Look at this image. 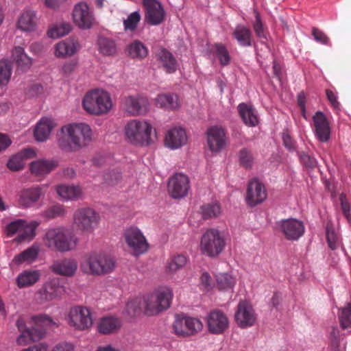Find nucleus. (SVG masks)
I'll list each match as a JSON object with an SVG mask.
<instances>
[{
    "label": "nucleus",
    "instance_id": "nucleus-9",
    "mask_svg": "<svg viewBox=\"0 0 351 351\" xmlns=\"http://www.w3.org/2000/svg\"><path fill=\"white\" fill-rule=\"evenodd\" d=\"M202 322L197 318L177 315L173 324L175 333L180 337L195 335L202 330Z\"/></svg>",
    "mask_w": 351,
    "mask_h": 351
},
{
    "label": "nucleus",
    "instance_id": "nucleus-15",
    "mask_svg": "<svg viewBox=\"0 0 351 351\" xmlns=\"http://www.w3.org/2000/svg\"><path fill=\"white\" fill-rule=\"evenodd\" d=\"M145 9V21L150 25L161 24L165 18V9L158 0H143Z\"/></svg>",
    "mask_w": 351,
    "mask_h": 351
},
{
    "label": "nucleus",
    "instance_id": "nucleus-45",
    "mask_svg": "<svg viewBox=\"0 0 351 351\" xmlns=\"http://www.w3.org/2000/svg\"><path fill=\"white\" fill-rule=\"evenodd\" d=\"M66 213L65 207L62 204H55L43 212V216L47 219L64 217Z\"/></svg>",
    "mask_w": 351,
    "mask_h": 351
},
{
    "label": "nucleus",
    "instance_id": "nucleus-22",
    "mask_svg": "<svg viewBox=\"0 0 351 351\" xmlns=\"http://www.w3.org/2000/svg\"><path fill=\"white\" fill-rule=\"evenodd\" d=\"M80 47L77 38L69 37L56 44L54 46V54L59 58L71 56L77 53Z\"/></svg>",
    "mask_w": 351,
    "mask_h": 351
},
{
    "label": "nucleus",
    "instance_id": "nucleus-59",
    "mask_svg": "<svg viewBox=\"0 0 351 351\" xmlns=\"http://www.w3.org/2000/svg\"><path fill=\"white\" fill-rule=\"evenodd\" d=\"M312 35L313 36L315 40L323 45H328L330 42L329 38L327 36V35L323 32L322 31L319 30L317 27H313L312 29Z\"/></svg>",
    "mask_w": 351,
    "mask_h": 351
},
{
    "label": "nucleus",
    "instance_id": "nucleus-42",
    "mask_svg": "<svg viewBox=\"0 0 351 351\" xmlns=\"http://www.w3.org/2000/svg\"><path fill=\"white\" fill-rule=\"evenodd\" d=\"M12 58L22 69H28L32 64L31 58L25 53L24 49L21 47H16L13 49Z\"/></svg>",
    "mask_w": 351,
    "mask_h": 351
},
{
    "label": "nucleus",
    "instance_id": "nucleus-28",
    "mask_svg": "<svg viewBox=\"0 0 351 351\" xmlns=\"http://www.w3.org/2000/svg\"><path fill=\"white\" fill-rule=\"evenodd\" d=\"M56 191L62 201H76L82 195V189L78 185L62 184L56 186Z\"/></svg>",
    "mask_w": 351,
    "mask_h": 351
},
{
    "label": "nucleus",
    "instance_id": "nucleus-19",
    "mask_svg": "<svg viewBox=\"0 0 351 351\" xmlns=\"http://www.w3.org/2000/svg\"><path fill=\"white\" fill-rule=\"evenodd\" d=\"M5 232L8 237H12L18 232L21 233L17 237V241L21 242L33 237L34 229L27 224L26 221L17 219L7 225Z\"/></svg>",
    "mask_w": 351,
    "mask_h": 351
},
{
    "label": "nucleus",
    "instance_id": "nucleus-17",
    "mask_svg": "<svg viewBox=\"0 0 351 351\" xmlns=\"http://www.w3.org/2000/svg\"><path fill=\"white\" fill-rule=\"evenodd\" d=\"M73 18L75 24L83 29L91 28L95 23L94 15L84 2L75 5L73 11Z\"/></svg>",
    "mask_w": 351,
    "mask_h": 351
},
{
    "label": "nucleus",
    "instance_id": "nucleus-14",
    "mask_svg": "<svg viewBox=\"0 0 351 351\" xmlns=\"http://www.w3.org/2000/svg\"><path fill=\"white\" fill-rule=\"evenodd\" d=\"M234 318L239 327L246 328L254 325L256 320V314L252 305L249 302L241 300L237 305Z\"/></svg>",
    "mask_w": 351,
    "mask_h": 351
},
{
    "label": "nucleus",
    "instance_id": "nucleus-3",
    "mask_svg": "<svg viewBox=\"0 0 351 351\" xmlns=\"http://www.w3.org/2000/svg\"><path fill=\"white\" fill-rule=\"evenodd\" d=\"M114 267V259L103 252H93L87 255L82 264L84 272L97 276L110 273Z\"/></svg>",
    "mask_w": 351,
    "mask_h": 351
},
{
    "label": "nucleus",
    "instance_id": "nucleus-48",
    "mask_svg": "<svg viewBox=\"0 0 351 351\" xmlns=\"http://www.w3.org/2000/svg\"><path fill=\"white\" fill-rule=\"evenodd\" d=\"M141 19V16L138 11L132 12L126 19L123 20L124 29L125 31L134 32L136 29Z\"/></svg>",
    "mask_w": 351,
    "mask_h": 351
},
{
    "label": "nucleus",
    "instance_id": "nucleus-16",
    "mask_svg": "<svg viewBox=\"0 0 351 351\" xmlns=\"http://www.w3.org/2000/svg\"><path fill=\"white\" fill-rule=\"evenodd\" d=\"M190 188L189 179L183 173H176L170 178L167 190L169 195L174 199L185 197Z\"/></svg>",
    "mask_w": 351,
    "mask_h": 351
},
{
    "label": "nucleus",
    "instance_id": "nucleus-49",
    "mask_svg": "<svg viewBox=\"0 0 351 351\" xmlns=\"http://www.w3.org/2000/svg\"><path fill=\"white\" fill-rule=\"evenodd\" d=\"M217 285L220 290H229L235 285V280L230 275L221 274L217 276Z\"/></svg>",
    "mask_w": 351,
    "mask_h": 351
},
{
    "label": "nucleus",
    "instance_id": "nucleus-7",
    "mask_svg": "<svg viewBox=\"0 0 351 351\" xmlns=\"http://www.w3.org/2000/svg\"><path fill=\"white\" fill-rule=\"evenodd\" d=\"M225 247V240L219 231L215 228L207 230L200 241V250L209 257L218 256Z\"/></svg>",
    "mask_w": 351,
    "mask_h": 351
},
{
    "label": "nucleus",
    "instance_id": "nucleus-39",
    "mask_svg": "<svg viewBox=\"0 0 351 351\" xmlns=\"http://www.w3.org/2000/svg\"><path fill=\"white\" fill-rule=\"evenodd\" d=\"M156 105L168 110H175L180 107V103L177 95L162 94L156 99Z\"/></svg>",
    "mask_w": 351,
    "mask_h": 351
},
{
    "label": "nucleus",
    "instance_id": "nucleus-57",
    "mask_svg": "<svg viewBox=\"0 0 351 351\" xmlns=\"http://www.w3.org/2000/svg\"><path fill=\"white\" fill-rule=\"evenodd\" d=\"M7 167L11 171H17L24 168L25 162L21 156L16 154L8 160Z\"/></svg>",
    "mask_w": 351,
    "mask_h": 351
},
{
    "label": "nucleus",
    "instance_id": "nucleus-13",
    "mask_svg": "<svg viewBox=\"0 0 351 351\" xmlns=\"http://www.w3.org/2000/svg\"><path fill=\"white\" fill-rule=\"evenodd\" d=\"M124 238L126 243L133 251L136 256L147 252L148 243L141 230L135 227H130L125 230Z\"/></svg>",
    "mask_w": 351,
    "mask_h": 351
},
{
    "label": "nucleus",
    "instance_id": "nucleus-63",
    "mask_svg": "<svg viewBox=\"0 0 351 351\" xmlns=\"http://www.w3.org/2000/svg\"><path fill=\"white\" fill-rule=\"evenodd\" d=\"M301 160L306 167L309 169H313L317 166L316 159L306 154L301 155Z\"/></svg>",
    "mask_w": 351,
    "mask_h": 351
},
{
    "label": "nucleus",
    "instance_id": "nucleus-58",
    "mask_svg": "<svg viewBox=\"0 0 351 351\" xmlns=\"http://www.w3.org/2000/svg\"><path fill=\"white\" fill-rule=\"evenodd\" d=\"M21 335L16 339V343L19 345H25L30 341H36L39 339H35V332L31 330H26L25 331L21 332Z\"/></svg>",
    "mask_w": 351,
    "mask_h": 351
},
{
    "label": "nucleus",
    "instance_id": "nucleus-5",
    "mask_svg": "<svg viewBox=\"0 0 351 351\" xmlns=\"http://www.w3.org/2000/svg\"><path fill=\"white\" fill-rule=\"evenodd\" d=\"M173 297L169 287H160L143 300L145 313L149 316L156 315L170 306Z\"/></svg>",
    "mask_w": 351,
    "mask_h": 351
},
{
    "label": "nucleus",
    "instance_id": "nucleus-43",
    "mask_svg": "<svg viewBox=\"0 0 351 351\" xmlns=\"http://www.w3.org/2000/svg\"><path fill=\"white\" fill-rule=\"evenodd\" d=\"M188 258L184 254H176L167 261V271L175 273L182 269L187 263Z\"/></svg>",
    "mask_w": 351,
    "mask_h": 351
},
{
    "label": "nucleus",
    "instance_id": "nucleus-1",
    "mask_svg": "<svg viewBox=\"0 0 351 351\" xmlns=\"http://www.w3.org/2000/svg\"><path fill=\"white\" fill-rule=\"evenodd\" d=\"M93 141V132L86 123L64 125L57 134L59 147L64 152H75L87 147Z\"/></svg>",
    "mask_w": 351,
    "mask_h": 351
},
{
    "label": "nucleus",
    "instance_id": "nucleus-33",
    "mask_svg": "<svg viewBox=\"0 0 351 351\" xmlns=\"http://www.w3.org/2000/svg\"><path fill=\"white\" fill-rule=\"evenodd\" d=\"M41 274L38 270L27 269L19 274L16 284L19 289L29 287L35 285L40 278Z\"/></svg>",
    "mask_w": 351,
    "mask_h": 351
},
{
    "label": "nucleus",
    "instance_id": "nucleus-11",
    "mask_svg": "<svg viewBox=\"0 0 351 351\" xmlns=\"http://www.w3.org/2000/svg\"><path fill=\"white\" fill-rule=\"evenodd\" d=\"M276 229L289 241L298 240L304 234L305 230L303 223L293 218L276 221Z\"/></svg>",
    "mask_w": 351,
    "mask_h": 351
},
{
    "label": "nucleus",
    "instance_id": "nucleus-44",
    "mask_svg": "<svg viewBox=\"0 0 351 351\" xmlns=\"http://www.w3.org/2000/svg\"><path fill=\"white\" fill-rule=\"evenodd\" d=\"M98 46L99 52L104 56H113L117 53V45L112 39L101 37Z\"/></svg>",
    "mask_w": 351,
    "mask_h": 351
},
{
    "label": "nucleus",
    "instance_id": "nucleus-37",
    "mask_svg": "<svg viewBox=\"0 0 351 351\" xmlns=\"http://www.w3.org/2000/svg\"><path fill=\"white\" fill-rule=\"evenodd\" d=\"M232 36L241 47H250L252 45V32L245 25H237L232 32Z\"/></svg>",
    "mask_w": 351,
    "mask_h": 351
},
{
    "label": "nucleus",
    "instance_id": "nucleus-29",
    "mask_svg": "<svg viewBox=\"0 0 351 351\" xmlns=\"http://www.w3.org/2000/svg\"><path fill=\"white\" fill-rule=\"evenodd\" d=\"M60 235L56 250L65 252L71 251L76 247L78 239L71 229L62 226Z\"/></svg>",
    "mask_w": 351,
    "mask_h": 351
},
{
    "label": "nucleus",
    "instance_id": "nucleus-25",
    "mask_svg": "<svg viewBox=\"0 0 351 351\" xmlns=\"http://www.w3.org/2000/svg\"><path fill=\"white\" fill-rule=\"evenodd\" d=\"M187 136L182 128H173L165 135V145L172 149H178L186 144Z\"/></svg>",
    "mask_w": 351,
    "mask_h": 351
},
{
    "label": "nucleus",
    "instance_id": "nucleus-53",
    "mask_svg": "<svg viewBox=\"0 0 351 351\" xmlns=\"http://www.w3.org/2000/svg\"><path fill=\"white\" fill-rule=\"evenodd\" d=\"M143 300L141 298H135L128 301L126 304L125 310L130 316H135L141 312V303Z\"/></svg>",
    "mask_w": 351,
    "mask_h": 351
},
{
    "label": "nucleus",
    "instance_id": "nucleus-36",
    "mask_svg": "<svg viewBox=\"0 0 351 351\" xmlns=\"http://www.w3.org/2000/svg\"><path fill=\"white\" fill-rule=\"evenodd\" d=\"M238 111L243 123L250 126L254 127L258 123V119L252 106L241 103L238 106Z\"/></svg>",
    "mask_w": 351,
    "mask_h": 351
},
{
    "label": "nucleus",
    "instance_id": "nucleus-21",
    "mask_svg": "<svg viewBox=\"0 0 351 351\" xmlns=\"http://www.w3.org/2000/svg\"><path fill=\"white\" fill-rule=\"evenodd\" d=\"M65 292V288L62 280L58 278H53L46 282L40 290L42 299L51 301L54 298L60 297Z\"/></svg>",
    "mask_w": 351,
    "mask_h": 351
},
{
    "label": "nucleus",
    "instance_id": "nucleus-52",
    "mask_svg": "<svg viewBox=\"0 0 351 351\" xmlns=\"http://www.w3.org/2000/svg\"><path fill=\"white\" fill-rule=\"evenodd\" d=\"M11 75L10 62L7 60L0 61V86L5 85Z\"/></svg>",
    "mask_w": 351,
    "mask_h": 351
},
{
    "label": "nucleus",
    "instance_id": "nucleus-31",
    "mask_svg": "<svg viewBox=\"0 0 351 351\" xmlns=\"http://www.w3.org/2000/svg\"><path fill=\"white\" fill-rule=\"evenodd\" d=\"M121 326L119 318L113 316L101 317L97 323V330L102 335L114 334L119 331Z\"/></svg>",
    "mask_w": 351,
    "mask_h": 351
},
{
    "label": "nucleus",
    "instance_id": "nucleus-41",
    "mask_svg": "<svg viewBox=\"0 0 351 351\" xmlns=\"http://www.w3.org/2000/svg\"><path fill=\"white\" fill-rule=\"evenodd\" d=\"M62 226H58L49 229L44 237L43 241L45 246L52 250H56L58 242L60 239Z\"/></svg>",
    "mask_w": 351,
    "mask_h": 351
},
{
    "label": "nucleus",
    "instance_id": "nucleus-64",
    "mask_svg": "<svg viewBox=\"0 0 351 351\" xmlns=\"http://www.w3.org/2000/svg\"><path fill=\"white\" fill-rule=\"evenodd\" d=\"M43 92V87L39 84H34L29 86L26 94L31 97H36Z\"/></svg>",
    "mask_w": 351,
    "mask_h": 351
},
{
    "label": "nucleus",
    "instance_id": "nucleus-26",
    "mask_svg": "<svg viewBox=\"0 0 351 351\" xmlns=\"http://www.w3.org/2000/svg\"><path fill=\"white\" fill-rule=\"evenodd\" d=\"M208 145L212 152H218L225 146V132L221 128L214 126L207 131Z\"/></svg>",
    "mask_w": 351,
    "mask_h": 351
},
{
    "label": "nucleus",
    "instance_id": "nucleus-54",
    "mask_svg": "<svg viewBox=\"0 0 351 351\" xmlns=\"http://www.w3.org/2000/svg\"><path fill=\"white\" fill-rule=\"evenodd\" d=\"M255 21L253 22V29L256 36L261 39L266 38L263 25L261 19V15L257 10H254Z\"/></svg>",
    "mask_w": 351,
    "mask_h": 351
},
{
    "label": "nucleus",
    "instance_id": "nucleus-6",
    "mask_svg": "<svg viewBox=\"0 0 351 351\" xmlns=\"http://www.w3.org/2000/svg\"><path fill=\"white\" fill-rule=\"evenodd\" d=\"M100 220L99 214L89 207L75 210L73 217V224L79 231L92 233L97 228Z\"/></svg>",
    "mask_w": 351,
    "mask_h": 351
},
{
    "label": "nucleus",
    "instance_id": "nucleus-62",
    "mask_svg": "<svg viewBox=\"0 0 351 351\" xmlns=\"http://www.w3.org/2000/svg\"><path fill=\"white\" fill-rule=\"evenodd\" d=\"M77 66V62L75 60H70L65 62L61 69V73L64 75H68L72 73Z\"/></svg>",
    "mask_w": 351,
    "mask_h": 351
},
{
    "label": "nucleus",
    "instance_id": "nucleus-35",
    "mask_svg": "<svg viewBox=\"0 0 351 351\" xmlns=\"http://www.w3.org/2000/svg\"><path fill=\"white\" fill-rule=\"evenodd\" d=\"M58 166V162L53 160H38L30 164L32 174L40 176L49 173Z\"/></svg>",
    "mask_w": 351,
    "mask_h": 351
},
{
    "label": "nucleus",
    "instance_id": "nucleus-46",
    "mask_svg": "<svg viewBox=\"0 0 351 351\" xmlns=\"http://www.w3.org/2000/svg\"><path fill=\"white\" fill-rule=\"evenodd\" d=\"M201 210L203 218L206 219L218 217L221 213V207L218 203H210L203 205Z\"/></svg>",
    "mask_w": 351,
    "mask_h": 351
},
{
    "label": "nucleus",
    "instance_id": "nucleus-2",
    "mask_svg": "<svg viewBox=\"0 0 351 351\" xmlns=\"http://www.w3.org/2000/svg\"><path fill=\"white\" fill-rule=\"evenodd\" d=\"M82 106L90 114L101 115L110 110L112 102L108 92L102 89H95L84 95Z\"/></svg>",
    "mask_w": 351,
    "mask_h": 351
},
{
    "label": "nucleus",
    "instance_id": "nucleus-40",
    "mask_svg": "<svg viewBox=\"0 0 351 351\" xmlns=\"http://www.w3.org/2000/svg\"><path fill=\"white\" fill-rule=\"evenodd\" d=\"M38 252L37 247L31 246L16 255L12 260V263L16 265H21L24 263H32L38 257Z\"/></svg>",
    "mask_w": 351,
    "mask_h": 351
},
{
    "label": "nucleus",
    "instance_id": "nucleus-18",
    "mask_svg": "<svg viewBox=\"0 0 351 351\" xmlns=\"http://www.w3.org/2000/svg\"><path fill=\"white\" fill-rule=\"evenodd\" d=\"M267 198L265 186L257 179L251 180L247 186L246 201L250 206L263 202Z\"/></svg>",
    "mask_w": 351,
    "mask_h": 351
},
{
    "label": "nucleus",
    "instance_id": "nucleus-27",
    "mask_svg": "<svg viewBox=\"0 0 351 351\" xmlns=\"http://www.w3.org/2000/svg\"><path fill=\"white\" fill-rule=\"evenodd\" d=\"M43 195V187L36 186L22 190L19 194V204L23 208L31 207Z\"/></svg>",
    "mask_w": 351,
    "mask_h": 351
},
{
    "label": "nucleus",
    "instance_id": "nucleus-38",
    "mask_svg": "<svg viewBox=\"0 0 351 351\" xmlns=\"http://www.w3.org/2000/svg\"><path fill=\"white\" fill-rule=\"evenodd\" d=\"M126 53L132 59L143 60L148 55V49L145 45L139 40H134L126 47Z\"/></svg>",
    "mask_w": 351,
    "mask_h": 351
},
{
    "label": "nucleus",
    "instance_id": "nucleus-4",
    "mask_svg": "<svg viewBox=\"0 0 351 351\" xmlns=\"http://www.w3.org/2000/svg\"><path fill=\"white\" fill-rule=\"evenodd\" d=\"M152 127L148 122L134 119L129 121L125 126V138L134 145H148L152 140Z\"/></svg>",
    "mask_w": 351,
    "mask_h": 351
},
{
    "label": "nucleus",
    "instance_id": "nucleus-61",
    "mask_svg": "<svg viewBox=\"0 0 351 351\" xmlns=\"http://www.w3.org/2000/svg\"><path fill=\"white\" fill-rule=\"evenodd\" d=\"M326 95L330 106L335 110H339L340 108V103L337 100V97L335 93L330 89L326 90Z\"/></svg>",
    "mask_w": 351,
    "mask_h": 351
},
{
    "label": "nucleus",
    "instance_id": "nucleus-10",
    "mask_svg": "<svg viewBox=\"0 0 351 351\" xmlns=\"http://www.w3.org/2000/svg\"><path fill=\"white\" fill-rule=\"evenodd\" d=\"M121 106L130 115L146 114L149 109V102L146 97L141 95H126L122 98Z\"/></svg>",
    "mask_w": 351,
    "mask_h": 351
},
{
    "label": "nucleus",
    "instance_id": "nucleus-51",
    "mask_svg": "<svg viewBox=\"0 0 351 351\" xmlns=\"http://www.w3.org/2000/svg\"><path fill=\"white\" fill-rule=\"evenodd\" d=\"M216 50V55L221 65L226 66L230 64V56L228 50L224 45L221 43H217L215 45Z\"/></svg>",
    "mask_w": 351,
    "mask_h": 351
},
{
    "label": "nucleus",
    "instance_id": "nucleus-47",
    "mask_svg": "<svg viewBox=\"0 0 351 351\" xmlns=\"http://www.w3.org/2000/svg\"><path fill=\"white\" fill-rule=\"evenodd\" d=\"M71 30V26L69 23H63L51 27L47 32L49 37L55 38L64 36L69 34Z\"/></svg>",
    "mask_w": 351,
    "mask_h": 351
},
{
    "label": "nucleus",
    "instance_id": "nucleus-20",
    "mask_svg": "<svg viewBox=\"0 0 351 351\" xmlns=\"http://www.w3.org/2000/svg\"><path fill=\"white\" fill-rule=\"evenodd\" d=\"M314 131L316 137L322 143H326L330 138V128L326 115L317 111L313 117Z\"/></svg>",
    "mask_w": 351,
    "mask_h": 351
},
{
    "label": "nucleus",
    "instance_id": "nucleus-56",
    "mask_svg": "<svg viewBox=\"0 0 351 351\" xmlns=\"http://www.w3.org/2000/svg\"><path fill=\"white\" fill-rule=\"evenodd\" d=\"M104 180L109 185H116L121 179V172L119 169H112L104 176Z\"/></svg>",
    "mask_w": 351,
    "mask_h": 351
},
{
    "label": "nucleus",
    "instance_id": "nucleus-24",
    "mask_svg": "<svg viewBox=\"0 0 351 351\" xmlns=\"http://www.w3.org/2000/svg\"><path fill=\"white\" fill-rule=\"evenodd\" d=\"M32 330L35 332V339H42L47 327L56 326V323L48 315L40 314L32 317L31 318Z\"/></svg>",
    "mask_w": 351,
    "mask_h": 351
},
{
    "label": "nucleus",
    "instance_id": "nucleus-55",
    "mask_svg": "<svg viewBox=\"0 0 351 351\" xmlns=\"http://www.w3.org/2000/svg\"><path fill=\"white\" fill-rule=\"evenodd\" d=\"M253 160L254 158L251 151L243 148L239 152V161L241 165L245 168H250L252 165Z\"/></svg>",
    "mask_w": 351,
    "mask_h": 351
},
{
    "label": "nucleus",
    "instance_id": "nucleus-32",
    "mask_svg": "<svg viewBox=\"0 0 351 351\" xmlns=\"http://www.w3.org/2000/svg\"><path fill=\"white\" fill-rule=\"evenodd\" d=\"M56 124L53 121L47 117L40 119L36 124L34 134L38 141H45L49 136L51 131L55 128Z\"/></svg>",
    "mask_w": 351,
    "mask_h": 351
},
{
    "label": "nucleus",
    "instance_id": "nucleus-50",
    "mask_svg": "<svg viewBox=\"0 0 351 351\" xmlns=\"http://www.w3.org/2000/svg\"><path fill=\"white\" fill-rule=\"evenodd\" d=\"M339 319L341 327L343 329L351 328V304L348 303L347 305L342 308L339 315Z\"/></svg>",
    "mask_w": 351,
    "mask_h": 351
},
{
    "label": "nucleus",
    "instance_id": "nucleus-34",
    "mask_svg": "<svg viewBox=\"0 0 351 351\" xmlns=\"http://www.w3.org/2000/svg\"><path fill=\"white\" fill-rule=\"evenodd\" d=\"M156 56L167 73H172L176 71L177 61L171 52L165 48H161L156 52Z\"/></svg>",
    "mask_w": 351,
    "mask_h": 351
},
{
    "label": "nucleus",
    "instance_id": "nucleus-23",
    "mask_svg": "<svg viewBox=\"0 0 351 351\" xmlns=\"http://www.w3.org/2000/svg\"><path fill=\"white\" fill-rule=\"evenodd\" d=\"M77 261L73 258H63L53 261L50 269L55 274L66 276H73L77 269Z\"/></svg>",
    "mask_w": 351,
    "mask_h": 351
},
{
    "label": "nucleus",
    "instance_id": "nucleus-12",
    "mask_svg": "<svg viewBox=\"0 0 351 351\" xmlns=\"http://www.w3.org/2000/svg\"><path fill=\"white\" fill-rule=\"evenodd\" d=\"M205 320L208 332L213 335H221L229 328L228 316L219 309L210 311Z\"/></svg>",
    "mask_w": 351,
    "mask_h": 351
},
{
    "label": "nucleus",
    "instance_id": "nucleus-60",
    "mask_svg": "<svg viewBox=\"0 0 351 351\" xmlns=\"http://www.w3.org/2000/svg\"><path fill=\"white\" fill-rule=\"evenodd\" d=\"M200 288L204 291H209L213 288V282L208 273L204 272L200 277Z\"/></svg>",
    "mask_w": 351,
    "mask_h": 351
},
{
    "label": "nucleus",
    "instance_id": "nucleus-30",
    "mask_svg": "<svg viewBox=\"0 0 351 351\" xmlns=\"http://www.w3.org/2000/svg\"><path fill=\"white\" fill-rule=\"evenodd\" d=\"M38 18L31 9L23 10L17 21V27L23 32H33L36 29Z\"/></svg>",
    "mask_w": 351,
    "mask_h": 351
},
{
    "label": "nucleus",
    "instance_id": "nucleus-8",
    "mask_svg": "<svg viewBox=\"0 0 351 351\" xmlns=\"http://www.w3.org/2000/svg\"><path fill=\"white\" fill-rule=\"evenodd\" d=\"M70 326L78 330H85L93 325L91 311L84 306H75L70 308L67 317Z\"/></svg>",
    "mask_w": 351,
    "mask_h": 351
}]
</instances>
